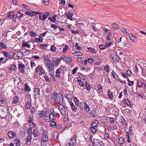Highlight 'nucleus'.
Here are the masks:
<instances>
[{"instance_id": "1", "label": "nucleus", "mask_w": 146, "mask_h": 146, "mask_svg": "<svg viewBox=\"0 0 146 146\" xmlns=\"http://www.w3.org/2000/svg\"><path fill=\"white\" fill-rule=\"evenodd\" d=\"M90 110L89 106L84 101L81 102L79 106V112L81 114L85 112H89Z\"/></svg>"}, {"instance_id": "2", "label": "nucleus", "mask_w": 146, "mask_h": 146, "mask_svg": "<svg viewBox=\"0 0 146 146\" xmlns=\"http://www.w3.org/2000/svg\"><path fill=\"white\" fill-rule=\"evenodd\" d=\"M52 98L55 100L56 102L58 104H60L63 101V97L60 92L57 93L56 91L52 94Z\"/></svg>"}, {"instance_id": "3", "label": "nucleus", "mask_w": 146, "mask_h": 146, "mask_svg": "<svg viewBox=\"0 0 146 146\" xmlns=\"http://www.w3.org/2000/svg\"><path fill=\"white\" fill-rule=\"evenodd\" d=\"M8 110L7 107L4 106H0V116L2 118H4L8 115Z\"/></svg>"}, {"instance_id": "4", "label": "nucleus", "mask_w": 146, "mask_h": 146, "mask_svg": "<svg viewBox=\"0 0 146 146\" xmlns=\"http://www.w3.org/2000/svg\"><path fill=\"white\" fill-rule=\"evenodd\" d=\"M133 135V131L132 127L131 126L129 127V131L127 132V142L130 143L131 142L130 136H131Z\"/></svg>"}, {"instance_id": "5", "label": "nucleus", "mask_w": 146, "mask_h": 146, "mask_svg": "<svg viewBox=\"0 0 146 146\" xmlns=\"http://www.w3.org/2000/svg\"><path fill=\"white\" fill-rule=\"evenodd\" d=\"M46 66L48 69L49 74H54V64H46Z\"/></svg>"}, {"instance_id": "6", "label": "nucleus", "mask_w": 146, "mask_h": 146, "mask_svg": "<svg viewBox=\"0 0 146 146\" xmlns=\"http://www.w3.org/2000/svg\"><path fill=\"white\" fill-rule=\"evenodd\" d=\"M40 90L39 88H35V90L34 91V94L33 95L35 96V98H38L40 97Z\"/></svg>"}, {"instance_id": "7", "label": "nucleus", "mask_w": 146, "mask_h": 146, "mask_svg": "<svg viewBox=\"0 0 146 146\" xmlns=\"http://www.w3.org/2000/svg\"><path fill=\"white\" fill-rule=\"evenodd\" d=\"M58 109L60 111L62 115H64L65 114L66 110L65 109L64 106L62 104H60Z\"/></svg>"}, {"instance_id": "8", "label": "nucleus", "mask_w": 146, "mask_h": 146, "mask_svg": "<svg viewBox=\"0 0 146 146\" xmlns=\"http://www.w3.org/2000/svg\"><path fill=\"white\" fill-rule=\"evenodd\" d=\"M69 103L71 106V108L73 111L74 112H76L78 111H79V106H78V108L76 107L72 101H70Z\"/></svg>"}, {"instance_id": "9", "label": "nucleus", "mask_w": 146, "mask_h": 146, "mask_svg": "<svg viewBox=\"0 0 146 146\" xmlns=\"http://www.w3.org/2000/svg\"><path fill=\"white\" fill-rule=\"evenodd\" d=\"M111 57L113 59L115 63H117L119 61L120 57L119 56L115 54L111 56Z\"/></svg>"}, {"instance_id": "10", "label": "nucleus", "mask_w": 146, "mask_h": 146, "mask_svg": "<svg viewBox=\"0 0 146 146\" xmlns=\"http://www.w3.org/2000/svg\"><path fill=\"white\" fill-rule=\"evenodd\" d=\"M17 67L15 64H13L10 68H9L7 69L8 72L9 73H14L15 72L16 69Z\"/></svg>"}, {"instance_id": "11", "label": "nucleus", "mask_w": 146, "mask_h": 146, "mask_svg": "<svg viewBox=\"0 0 146 146\" xmlns=\"http://www.w3.org/2000/svg\"><path fill=\"white\" fill-rule=\"evenodd\" d=\"M12 104H15L19 102V99L17 96H15L12 99Z\"/></svg>"}, {"instance_id": "12", "label": "nucleus", "mask_w": 146, "mask_h": 146, "mask_svg": "<svg viewBox=\"0 0 146 146\" xmlns=\"http://www.w3.org/2000/svg\"><path fill=\"white\" fill-rule=\"evenodd\" d=\"M129 37L130 39L134 42H136L137 41V38L132 34H129L128 33Z\"/></svg>"}, {"instance_id": "13", "label": "nucleus", "mask_w": 146, "mask_h": 146, "mask_svg": "<svg viewBox=\"0 0 146 146\" xmlns=\"http://www.w3.org/2000/svg\"><path fill=\"white\" fill-rule=\"evenodd\" d=\"M8 137L10 138L15 137L16 135V133L13 131H9L8 132Z\"/></svg>"}, {"instance_id": "14", "label": "nucleus", "mask_w": 146, "mask_h": 146, "mask_svg": "<svg viewBox=\"0 0 146 146\" xmlns=\"http://www.w3.org/2000/svg\"><path fill=\"white\" fill-rule=\"evenodd\" d=\"M18 68L20 70V71L23 74H24L25 73V70L24 69L25 68V65L24 64H18Z\"/></svg>"}, {"instance_id": "15", "label": "nucleus", "mask_w": 146, "mask_h": 146, "mask_svg": "<svg viewBox=\"0 0 146 146\" xmlns=\"http://www.w3.org/2000/svg\"><path fill=\"white\" fill-rule=\"evenodd\" d=\"M42 141L43 142H47L48 141V136L46 134V133L44 131L43 132V134L42 136Z\"/></svg>"}, {"instance_id": "16", "label": "nucleus", "mask_w": 146, "mask_h": 146, "mask_svg": "<svg viewBox=\"0 0 146 146\" xmlns=\"http://www.w3.org/2000/svg\"><path fill=\"white\" fill-rule=\"evenodd\" d=\"M38 128H35L33 131V134L35 137H38L40 134L38 130Z\"/></svg>"}, {"instance_id": "17", "label": "nucleus", "mask_w": 146, "mask_h": 146, "mask_svg": "<svg viewBox=\"0 0 146 146\" xmlns=\"http://www.w3.org/2000/svg\"><path fill=\"white\" fill-rule=\"evenodd\" d=\"M85 87L86 88L87 90L88 91H92L93 88L91 87L90 83L88 82H86Z\"/></svg>"}, {"instance_id": "18", "label": "nucleus", "mask_w": 146, "mask_h": 146, "mask_svg": "<svg viewBox=\"0 0 146 146\" xmlns=\"http://www.w3.org/2000/svg\"><path fill=\"white\" fill-rule=\"evenodd\" d=\"M44 64H51V62L50 59L48 58V56L46 55L44 58ZM52 64H53L52 63Z\"/></svg>"}, {"instance_id": "19", "label": "nucleus", "mask_w": 146, "mask_h": 146, "mask_svg": "<svg viewBox=\"0 0 146 146\" xmlns=\"http://www.w3.org/2000/svg\"><path fill=\"white\" fill-rule=\"evenodd\" d=\"M31 139L32 137L31 135H28L26 140V143L27 145L30 146L31 145Z\"/></svg>"}, {"instance_id": "20", "label": "nucleus", "mask_w": 146, "mask_h": 146, "mask_svg": "<svg viewBox=\"0 0 146 146\" xmlns=\"http://www.w3.org/2000/svg\"><path fill=\"white\" fill-rule=\"evenodd\" d=\"M64 61L67 63H71L72 61V58L69 56H65L64 57Z\"/></svg>"}, {"instance_id": "21", "label": "nucleus", "mask_w": 146, "mask_h": 146, "mask_svg": "<svg viewBox=\"0 0 146 146\" xmlns=\"http://www.w3.org/2000/svg\"><path fill=\"white\" fill-rule=\"evenodd\" d=\"M65 14L66 16L67 17L68 19H69L71 21H73V20L72 18V16H73L72 14L68 12V13H66Z\"/></svg>"}, {"instance_id": "22", "label": "nucleus", "mask_w": 146, "mask_h": 146, "mask_svg": "<svg viewBox=\"0 0 146 146\" xmlns=\"http://www.w3.org/2000/svg\"><path fill=\"white\" fill-rule=\"evenodd\" d=\"M0 103L1 104L6 105V100L2 96L0 97Z\"/></svg>"}, {"instance_id": "23", "label": "nucleus", "mask_w": 146, "mask_h": 146, "mask_svg": "<svg viewBox=\"0 0 146 146\" xmlns=\"http://www.w3.org/2000/svg\"><path fill=\"white\" fill-rule=\"evenodd\" d=\"M23 15L24 14L21 13L20 11H19L17 12V14L16 15V18L20 20V19L23 17Z\"/></svg>"}, {"instance_id": "24", "label": "nucleus", "mask_w": 146, "mask_h": 146, "mask_svg": "<svg viewBox=\"0 0 146 146\" xmlns=\"http://www.w3.org/2000/svg\"><path fill=\"white\" fill-rule=\"evenodd\" d=\"M117 138V139L119 141L118 142L119 144L121 145L123 144L125 142L124 139L122 137H119Z\"/></svg>"}, {"instance_id": "25", "label": "nucleus", "mask_w": 146, "mask_h": 146, "mask_svg": "<svg viewBox=\"0 0 146 146\" xmlns=\"http://www.w3.org/2000/svg\"><path fill=\"white\" fill-rule=\"evenodd\" d=\"M68 67L63 66H61L60 68H58L60 71V72L62 73L63 74L64 73L65 71L68 70Z\"/></svg>"}, {"instance_id": "26", "label": "nucleus", "mask_w": 146, "mask_h": 146, "mask_svg": "<svg viewBox=\"0 0 146 146\" xmlns=\"http://www.w3.org/2000/svg\"><path fill=\"white\" fill-rule=\"evenodd\" d=\"M108 94L109 98L110 100H112L113 99V92L110 90H108Z\"/></svg>"}, {"instance_id": "27", "label": "nucleus", "mask_w": 146, "mask_h": 146, "mask_svg": "<svg viewBox=\"0 0 146 146\" xmlns=\"http://www.w3.org/2000/svg\"><path fill=\"white\" fill-rule=\"evenodd\" d=\"M66 98L68 101H71L73 98L71 94H66Z\"/></svg>"}, {"instance_id": "28", "label": "nucleus", "mask_w": 146, "mask_h": 146, "mask_svg": "<svg viewBox=\"0 0 146 146\" xmlns=\"http://www.w3.org/2000/svg\"><path fill=\"white\" fill-rule=\"evenodd\" d=\"M14 144L16 145V146H19L21 145L20 140L17 138H16L14 139Z\"/></svg>"}, {"instance_id": "29", "label": "nucleus", "mask_w": 146, "mask_h": 146, "mask_svg": "<svg viewBox=\"0 0 146 146\" xmlns=\"http://www.w3.org/2000/svg\"><path fill=\"white\" fill-rule=\"evenodd\" d=\"M121 122L122 124L124 125H127V122L126 121L125 119L123 116L121 117Z\"/></svg>"}, {"instance_id": "30", "label": "nucleus", "mask_w": 146, "mask_h": 146, "mask_svg": "<svg viewBox=\"0 0 146 146\" xmlns=\"http://www.w3.org/2000/svg\"><path fill=\"white\" fill-rule=\"evenodd\" d=\"M98 123V121L97 120H95L92 122L91 124V127H97Z\"/></svg>"}, {"instance_id": "31", "label": "nucleus", "mask_w": 146, "mask_h": 146, "mask_svg": "<svg viewBox=\"0 0 146 146\" xmlns=\"http://www.w3.org/2000/svg\"><path fill=\"white\" fill-rule=\"evenodd\" d=\"M34 119H31V120H28V122L29 123H32L31 125H30V126H31L32 127H34L36 125V124L34 122Z\"/></svg>"}, {"instance_id": "32", "label": "nucleus", "mask_w": 146, "mask_h": 146, "mask_svg": "<svg viewBox=\"0 0 146 146\" xmlns=\"http://www.w3.org/2000/svg\"><path fill=\"white\" fill-rule=\"evenodd\" d=\"M24 90L25 91L27 92V91H31V89L30 87L28 85L27 83H25V88Z\"/></svg>"}, {"instance_id": "33", "label": "nucleus", "mask_w": 146, "mask_h": 146, "mask_svg": "<svg viewBox=\"0 0 146 146\" xmlns=\"http://www.w3.org/2000/svg\"><path fill=\"white\" fill-rule=\"evenodd\" d=\"M57 17L56 15H54L52 17H49L48 19L50 20L51 21L55 23L56 20V17Z\"/></svg>"}, {"instance_id": "34", "label": "nucleus", "mask_w": 146, "mask_h": 146, "mask_svg": "<svg viewBox=\"0 0 146 146\" xmlns=\"http://www.w3.org/2000/svg\"><path fill=\"white\" fill-rule=\"evenodd\" d=\"M123 102L125 104H126L128 106L131 107V102H130L129 100L128 99H124Z\"/></svg>"}, {"instance_id": "35", "label": "nucleus", "mask_w": 146, "mask_h": 146, "mask_svg": "<svg viewBox=\"0 0 146 146\" xmlns=\"http://www.w3.org/2000/svg\"><path fill=\"white\" fill-rule=\"evenodd\" d=\"M39 19L40 20H45L46 19V17L45 16V15L42 13L39 16Z\"/></svg>"}, {"instance_id": "36", "label": "nucleus", "mask_w": 146, "mask_h": 146, "mask_svg": "<svg viewBox=\"0 0 146 146\" xmlns=\"http://www.w3.org/2000/svg\"><path fill=\"white\" fill-rule=\"evenodd\" d=\"M74 102H75L76 105L77 106H79L80 104L79 100L76 97H74Z\"/></svg>"}, {"instance_id": "37", "label": "nucleus", "mask_w": 146, "mask_h": 146, "mask_svg": "<svg viewBox=\"0 0 146 146\" xmlns=\"http://www.w3.org/2000/svg\"><path fill=\"white\" fill-rule=\"evenodd\" d=\"M60 71L59 69L58 68L56 72V75H55V77L56 78H60Z\"/></svg>"}, {"instance_id": "38", "label": "nucleus", "mask_w": 146, "mask_h": 146, "mask_svg": "<svg viewBox=\"0 0 146 146\" xmlns=\"http://www.w3.org/2000/svg\"><path fill=\"white\" fill-rule=\"evenodd\" d=\"M123 44V45L124 47L128 48L129 47V45L128 44L127 40L126 39L124 40Z\"/></svg>"}, {"instance_id": "39", "label": "nucleus", "mask_w": 146, "mask_h": 146, "mask_svg": "<svg viewBox=\"0 0 146 146\" xmlns=\"http://www.w3.org/2000/svg\"><path fill=\"white\" fill-rule=\"evenodd\" d=\"M73 55L75 56H81L83 55L82 53L80 51H75L73 53Z\"/></svg>"}, {"instance_id": "40", "label": "nucleus", "mask_w": 146, "mask_h": 146, "mask_svg": "<svg viewBox=\"0 0 146 146\" xmlns=\"http://www.w3.org/2000/svg\"><path fill=\"white\" fill-rule=\"evenodd\" d=\"M30 45L27 43V42H24V41L22 43V48L26 47L28 48H30Z\"/></svg>"}, {"instance_id": "41", "label": "nucleus", "mask_w": 146, "mask_h": 146, "mask_svg": "<svg viewBox=\"0 0 146 146\" xmlns=\"http://www.w3.org/2000/svg\"><path fill=\"white\" fill-rule=\"evenodd\" d=\"M32 105L30 101H28L26 102L25 104V108L26 109L30 108L31 106Z\"/></svg>"}, {"instance_id": "42", "label": "nucleus", "mask_w": 146, "mask_h": 146, "mask_svg": "<svg viewBox=\"0 0 146 146\" xmlns=\"http://www.w3.org/2000/svg\"><path fill=\"white\" fill-rule=\"evenodd\" d=\"M98 88L99 92V93L101 95V93L102 92L103 88L102 86L100 84H99L98 86Z\"/></svg>"}, {"instance_id": "43", "label": "nucleus", "mask_w": 146, "mask_h": 146, "mask_svg": "<svg viewBox=\"0 0 146 146\" xmlns=\"http://www.w3.org/2000/svg\"><path fill=\"white\" fill-rule=\"evenodd\" d=\"M15 54V53H13V52H10L8 54V57L9 59H11L14 56Z\"/></svg>"}, {"instance_id": "44", "label": "nucleus", "mask_w": 146, "mask_h": 146, "mask_svg": "<svg viewBox=\"0 0 146 146\" xmlns=\"http://www.w3.org/2000/svg\"><path fill=\"white\" fill-rule=\"evenodd\" d=\"M111 27L113 29H117L118 27V26L116 23H113L111 25Z\"/></svg>"}, {"instance_id": "45", "label": "nucleus", "mask_w": 146, "mask_h": 146, "mask_svg": "<svg viewBox=\"0 0 146 146\" xmlns=\"http://www.w3.org/2000/svg\"><path fill=\"white\" fill-rule=\"evenodd\" d=\"M95 127H90V130L92 132L93 134H95L97 132V130Z\"/></svg>"}, {"instance_id": "46", "label": "nucleus", "mask_w": 146, "mask_h": 146, "mask_svg": "<svg viewBox=\"0 0 146 146\" xmlns=\"http://www.w3.org/2000/svg\"><path fill=\"white\" fill-rule=\"evenodd\" d=\"M124 112L126 113L129 116L130 115V114L132 113V111L128 109H126L124 110Z\"/></svg>"}, {"instance_id": "47", "label": "nucleus", "mask_w": 146, "mask_h": 146, "mask_svg": "<svg viewBox=\"0 0 146 146\" xmlns=\"http://www.w3.org/2000/svg\"><path fill=\"white\" fill-rule=\"evenodd\" d=\"M77 75L79 78L83 79V80L85 79V78L84 77V75L80 73H78Z\"/></svg>"}, {"instance_id": "48", "label": "nucleus", "mask_w": 146, "mask_h": 146, "mask_svg": "<svg viewBox=\"0 0 146 146\" xmlns=\"http://www.w3.org/2000/svg\"><path fill=\"white\" fill-rule=\"evenodd\" d=\"M78 43H77V42L76 43V45H75L76 48L78 50H80L82 51V48L80 47V45H78Z\"/></svg>"}, {"instance_id": "49", "label": "nucleus", "mask_w": 146, "mask_h": 146, "mask_svg": "<svg viewBox=\"0 0 146 146\" xmlns=\"http://www.w3.org/2000/svg\"><path fill=\"white\" fill-rule=\"evenodd\" d=\"M99 140L98 139H94L93 142H92V144L93 146H98L97 143H98Z\"/></svg>"}, {"instance_id": "50", "label": "nucleus", "mask_w": 146, "mask_h": 146, "mask_svg": "<svg viewBox=\"0 0 146 146\" xmlns=\"http://www.w3.org/2000/svg\"><path fill=\"white\" fill-rule=\"evenodd\" d=\"M56 126V122L51 121L50 124V126L52 127H54Z\"/></svg>"}, {"instance_id": "51", "label": "nucleus", "mask_w": 146, "mask_h": 146, "mask_svg": "<svg viewBox=\"0 0 146 146\" xmlns=\"http://www.w3.org/2000/svg\"><path fill=\"white\" fill-rule=\"evenodd\" d=\"M48 45L46 44H41L40 45L39 47L42 49H45L46 47L48 46Z\"/></svg>"}, {"instance_id": "52", "label": "nucleus", "mask_w": 146, "mask_h": 146, "mask_svg": "<svg viewBox=\"0 0 146 146\" xmlns=\"http://www.w3.org/2000/svg\"><path fill=\"white\" fill-rule=\"evenodd\" d=\"M88 61L89 63H92L94 61V60L90 56L89 58H88Z\"/></svg>"}, {"instance_id": "53", "label": "nucleus", "mask_w": 146, "mask_h": 146, "mask_svg": "<svg viewBox=\"0 0 146 146\" xmlns=\"http://www.w3.org/2000/svg\"><path fill=\"white\" fill-rule=\"evenodd\" d=\"M69 49V46L67 44L66 45L63 49V52H65Z\"/></svg>"}, {"instance_id": "54", "label": "nucleus", "mask_w": 146, "mask_h": 146, "mask_svg": "<svg viewBox=\"0 0 146 146\" xmlns=\"http://www.w3.org/2000/svg\"><path fill=\"white\" fill-rule=\"evenodd\" d=\"M51 117H50V116L48 117L47 115H44V119L47 122H49L50 121Z\"/></svg>"}, {"instance_id": "55", "label": "nucleus", "mask_w": 146, "mask_h": 146, "mask_svg": "<svg viewBox=\"0 0 146 146\" xmlns=\"http://www.w3.org/2000/svg\"><path fill=\"white\" fill-rule=\"evenodd\" d=\"M15 15L14 13L12 12H10L8 15V17L12 18L15 17Z\"/></svg>"}, {"instance_id": "56", "label": "nucleus", "mask_w": 146, "mask_h": 146, "mask_svg": "<svg viewBox=\"0 0 146 146\" xmlns=\"http://www.w3.org/2000/svg\"><path fill=\"white\" fill-rule=\"evenodd\" d=\"M99 47L101 50H104L105 48H107L106 45L103 44L100 45Z\"/></svg>"}, {"instance_id": "57", "label": "nucleus", "mask_w": 146, "mask_h": 146, "mask_svg": "<svg viewBox=\"0 0 146 146\" xmlns=\"http://www.w3.org/2000/svg\"><path fill=\"white\" fill-rule=\"evenodd\" d=\"M44 78L45 80L48 82H50L51 81V79L49 78L47 76L45 75L44 76Z\"/></svg>"}, {"instance_id": "58", "label": "nucleus", "mask_w": 146, "mask_h": 146, "mask_svg": "<svg viewBox=\"0 0 146 146\" xmlns=\"http://www.w3.org/2000/svg\"><path fill=\"white\" fill-rule=\"evenodd\" d=\"M98 143L100 146H108V145L105 143H104L103 142L101 141H99L98 142Z\"/></svg>"}, {"instance_id": "59", "label": "nucleus", "mask_w": 146, "mask_h": 146, "mask_svg": "<svg viewBox=\"0 0 146 146\" xmlns=\"http://www.w3.org/2000/svg\"><path fill=\"white\" fill-rule=\"evenodd\" d=\"M80 86L82 87H84V84L80 80H77Z\"/></svg>"}, {"instance_id": "60", "label": "nucleus", "mask_w": 146, "mask_h": 146, "mask_svg": "<svg viewBox=\"0 0 146 146\" xmlns=\"http://www.w3.org/2000/svg\"><path fill=\"white\" fill-rule=\"evenodd\" d=\"M42 1L44 3L45 5H48L49 4V0H42Z\"/></svg>"}, {"instance_id": "61", "label": "nucleus", "mask_w": 146, "mask_h": 146, "mask_svg": "<svg viewBox=\"0 0 146 146\" xmlns=\"http://www.w3.org/2000/svg\"><path fill=\"white\" fill-rule=\"evenodd\" d=\"M32 127H31L29 128L28 129H27V133L28 134H32L33 132H32V130L31 129Z\"/></svg>"}, {"instance_id": "62", "label": "nucleus", "mask_w": 146, "mask_h": 146, "mask_svg": "<svg viewBox=\"0 0 146 146\" xmlns=\"http://www.w3.org/2000/svg\"><path fill=\"white\" fill-rule=\"evenodd\" d=\"M88 50L90 51L92 53H96V52L95 49L91 47H88L87 48Z\"/></svg>"}, {"instance_id": "63", "label": "nucleus", "mask_w": 146, "mask_h": 146, "mask_svg": "<svg viewBox=\"0 0 146 146\" xmlns=\"http://www.w3.org/2000/svg\"><path fill=\"white\" fill-rule=\"evenodd\" d=\"M127 81L128 82V84L130 86H132V85H133L134 84V81H130L129 80V79H127Z\"/></svg>"}, {"instance_id": "64", "label": "nucleus", "mask_w": 146, "mask_h": 146, "mask_svg": "<svg viewBox=\"0 0 146 146\" xmlns=\"http://www.w3.org/2000/svg\"><path fill=\"white\" fill-rule=\"evenodd\" d=\"M17 54V56L19 58L22 56L23 54L22 52L21 51L18 52Z\"/></svg>"}]
</instances>
